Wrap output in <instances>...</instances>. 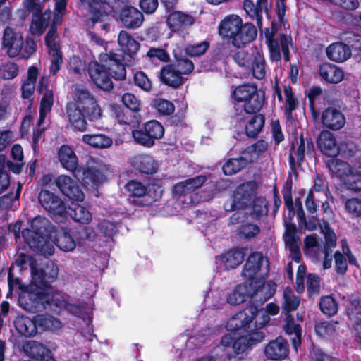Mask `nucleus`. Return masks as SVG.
<instances>
[{
  "instance_id": "f257e3e1",
  "label": "nucleus",
  "mask_w": 361,
  "mask_h": 361,
  "mask_svg": "<svg viewBox=\"0 0 361 361\" xmlns=\"http://www.w3.org/2000/svg\"><path fill=\"white\" fill-rule=\"evenodd\" d=\"M274 293L275 290L271 288L269 283H264L252 293L250 305L237 312L228 320L226 330L239 336L235 337L231 334L222 336L217 349L223 351L220 357L224 361H231L233 357L264 340L266 335L262 329L269 322V315L274 316L279 313V307L270 302L264 310L262 305Z\"/></svg>"
},
{
  "instance_id": "f03ea898",
  "label": "nucleus",
  "mask_w": 361,
  "mask_h": 361,
  "mask_svg": "<svg viewBox=\"0 0 361 361\" xmlns=\"http://www.w3.org/2000/svg\"><path fill=\"white\" fill-rule=\"evenodd\" d=\"M14 264H12L8 271V298L16 288L20 290L18 302L24 310L39 314L50 312L59 314L62 310L73 312L80 310V305L69 302L67 295L58 290H52L51 283L56 281L59 269L51 263L45 268L31 267L32 280L30 287L24 285L19 277L14 276Z\"/></svg>"
},
{
  "instance_id": "7ed1b4c3",
  "label": "nucleus",
  "mask_w": 361,
  "mask_h": 361,
  "mask_svg": "<svg viewBox=\"0 0 361 361\" xmlns=\"http://www.w3.org/2000/svg\"><path fill=\"white\" fill-rule=\"evenodd\" d=\"M99 63L91 61L88 64V73L94 85L104 91L109 92L114 87L111 78L123 80L126 76V66L123 63V56L110 51L109 54H101Z\"/></svg>"
},
{
  "instance_id": "20e7f679",
  "label": "nucleus",
  "mask_w": 361,
  "mask_h": 361,
  "mask_svg": "<svg viewBox=\"0 0 361 361\" xmlns=\"http://www.w3.org/2000/svg\"><path fill=\"white\" fill-rule=\"evenodd\" d=\"M71 124L80 132L87 130V121L95 122L101 118L102 110L94 96L87 89L77 91L75 102L66 105Z\"/></svg>"
},
{
  "instance_id": "39448f33",
  "label": "nucleus",
  "mask_w": 361,
  "mask_h": 361,
  "mask_svg": "<svg viewBox=\"0 0 361 361\" xmlns=\"http://www.w3.org/2000/svg\"><path fill=\"white\" fill-rule=\"evenodd\" d=\"M235 100L232 109L233 118L242 121L248 118L249 113H257L265 102V92L256 85L243 84L233 91Z\"/></svg>"
},
{
  "instance_id": "423d86ee",
  "label": "nucleus",
  "mask_w": 361,
  "mask_h": 361,
  "mask_svg": "<svg viewBox=\"0 0 361 361\" xmlns=\"http://www.w3.org/2000/svg\"><path fill=\"white\" fill-rule=\"evenodd\" d=\"M124 188L128 192L130 204L137 207L152 206L161 198L163 193L161 185L152 183L146 186L137 180H128Z\"/></svg>"
},
{
  "instance_id": "0eeeda50",
  "label": "nucleus",
  "mask_w": 361,
  "mask_h": 361,
  "mask_svg": "<svg viewBox=\"0 0 361 361\" xmlns=\"http://www.w3.org/2000/svg\"><path fill=\"white\" fill-rule=\"evenodd\" d=\"M107 16H111L123 27L131 30L140 27L144 20L142 12L133 6L128 0H113Z\"/></svg>"
},
{
  "instance_id": "6e6552de",
  "label": "nucleus",
  "mask_w": 361,
  "mask_h": 361,
  "mask_svg": "<svg viewBox=\"0 0 361 361\" xmlns=\"http://www.w3.org/2000/svg\"><path fill=\"white\" fill-rule=\"evenodd\" d=\"M48 220L40 216L33 219L30 228L22 231L25 243L33 250L42 252L48 239Z\"/></svg>"
},
{
  "instance_id": "1a4fd4ad",
  "label": "nucleus",
  "mask_w": 361,
  "mask_h": 361,
  "mask_svg": "<svg viewBox=\"0 0 361 361\" xmlns=\"http://www.w3.org/2000/svg\"><path fill=\"white\" fill-rule=\"evenodd\" d=\"M164 135L163 125L157 120H150L138 128L132 130V137L135 142L146 148L152 147L157 140H161Z\"/></svg>"
},
{
  "instance_id": "9d476101",
  "label": "nucleus",
  "mask_w": 361,
  "mask_h": 361,
  "mask_svg": "<svg viewBox=\"0 0 361 361\" xmlns=\"http://www.w3.org/2000/svg\"><path fill=\"white\" fill-rule=\"evenodd\" d=\"M257 185L250 180L238 185L233 192V198L231 210H240L247 208L251 204L256 193Z\"/></svg>"
},
{
  "instance_id": "9b49d317",
  "label": "nucleus",
  "mask_w": 361,
  "mask_h": 361,
  "mask_svg": "<svg viewBox=\"0 0 361 361\" xmlns=\"http://www.w3.org/2000/svg\"><path fill=\"white\" fill-rule=\"evenodd\" d=\"M55 183L61 192L71 202H82L84 192L78 182L68 176L61 175L55 180Z\"/></svg>"
},
{
  "instance_id": "f8f14e48",
  "label": "nucleus",
  "mask_w": 361,
  "mask_h": 361,
  "mask_svg": "<svg viewBox=\"0 0 361 361\" xmlns=\"http://www.w3.org/2000/svg\"><path fill=\"white\" fill-rule=\"evenodd\" d=\"M38 200L41 206L49 213L59 216H66V204L56 194L42 189L38 195Z\"/></svg>"
},
{
  "instance_id": "ddd939ff",
  "label": "nucleus",
  "mask_w": 361,
  "mask_h": 361,
  "mask_svg": "<svg viewBox=\"0 0 361 361\" xmlns=\"http://www.w3.org/2000/svg\"><path fill=\"white\" fill-rule=\"evenodd\" d=\"M23 44V37L20 32H15L9 27L4 29L2 46L6 50V54L10 58H14L19 55Z\"/></svg>"
},
{
  "instance_id": "4468645a",
  "label": "nucleus",
  "mask_w": 361,
  "mask_h": 361,
  "mask_svg": "<svg viewBox=\"0 0 361 361\" xmlns=\"http://www.w3.org/2000/svg\"><path fill=\"white\" fill-rule=\"evenodd\" d=\"M245 13L252 20H255L257 27L262 28V12L264 11L268 19L271 18L270 9L268 8V0H257L255 4L252 0H244L243 2Z\"/></svg>"
},
{
  "instance_id": "2eb2a0df",
  "label": "nucleus",
  "mask_w": 361,
  "mask_h": 361,
  "mask_svg": "<svg viewBox=\"0 0 361 361\" xmlns=\"http://www.w3.org/2000/svg\"><path fill=\"white\" fill-rule=\"evenodd\" d=\"M264 353L267 359L280 361L286 358L289 354V345L281 336L270 341L264 347Z\"/></svg>"
},
{
  "instance_id": "dca6fc26",
  "label": "nucleus",
  "mask_w": 361,
  "mask_h": 361,
  "mask_svg": "<svg viewBox=\"0 0 361 361\" xmlns=\"http://www.w3.org/2000/svg\"><path fill=\"white\" fill-rule=\"evenodd\" d=\"M242 21V18L236 14H229L225 16L218 25L219 35L223 39L230 40L232 42Z\"/></svg>"
},
{
  "instance_id": "f3484780",
  "label": "nucleus",
  "mask_w": 361,
  "mask_h": 361,
  "mask_svg": "<svg viewBox=\"0 0 361 361\" xmlns=\"http://www.w3.org/2000/svg\"><path fill=\"white\" fill-rule=\"evenodd\" d=\"M130 164L140 173L154 175L159 169V164L152 156L145 154H137L132 157Z\"/></svg>"
},
{
  "instance_id": "a211bd4d",
  "label": "nucleus",
  "mask_w": 361,
  "mask_h": 361,
  "mask_svg": "<svg viewBox=\"0 0 361 361\" xmlns=\"http://www.w3.org/2000/svg\"><path fill=\"white\" fill-rule=\"evenodd\" d=\"M264 261H266L267 267H269V261L264 259L261 252H252L244 264L242 270L243 276L252 282L257 273L261 270Z\"/></svg>"
},
{
  "instance_id": "6ab92c4d",
  "label": "nucleus",
  "mask_w": 361,
  "mask_h": 361,
  "mask_svg": "<svg viewBox=\"0 0 361 361\" xmlns=\"http://www.w3.org/2000/svg\"><path fill=\"white\" fill-rule=\"evenodd\" d=\"M281 25V24L279 25L273 20L271 22L270 27H266L264 30V37L269 51V59L272 61H279L281 59L280 45L275 38Z\"/></svg>"
},
{
  "instance_id": "aec40b11",
  "label": "nucleus",
  "mask_w": 361,
  "mask_h": 361,
  "mask_svg": "<svg viewBox=\"0 0 361 361\" xmlns=\"http://www.w3.org/2000/svg\"><path fill=\"white\" fill-rule=\"evenodd\" d=\"M257 35V30L252 23H241L238 30L231 42L232 45L238 49L245 47L253 42Z\"/></svg>"
},
{
  "instance_id": "412c9836",
  "label": "nucleus",
  "mask_w": 361,
  "mask_h": 361,
  "mask_svg": "<svg viewBox=\"0 0 361 361\" xmlns=\"http://www.w3.org/2000/svg\"><path fill=\"white\" fill-rule=\"evenodd\" d=\"M321 120L324 127L332 130H340L345 123L344 115L335 107L325 109L321 115Z\"/></svg>"
},
{
  "instance_id": "4be33fe9",
  "label": "nucleus",
  "mask_w": 361,
  "mask_h": 361,
  "mask_svg": "<svg viewBox=\"0 0 361 361\" xmlns=\"http://www.w3.org/2000/svg\"><path fill=\"white\" fill-rule=\"evenodd\" d=\"M207 178L204 175H199L194 178L186 179L176 183L173 188V193L178 197L185 196L195 190L200 188L207 181Z\"/></svg>"
},
{
  "instance_id": "5701e85b",
  "label": "nucleus",
  "mask_w": 361,
  "mask_h": 361,
  "mask_svg": "<svg viewBox=\"0 0 361 361\" xmlns=\"http://www.w3.org/2000/svg\"><path fill=\"white\" fill-rule=\"evenodd\" d=\"M195 20V18L190 14L180 11H173L169 13L166 23L170 30L175 32L192 25Z\"/></svg>"
},
{
  "instance_id": "b1692460",
  "label": "nucleus",
  "mask_w": 361,
  "mask_h": 361,
  "mask_svg": "<svg viewBox=\"0 0 361 361\" xmlns=\"http://www.w3.org/2000/svg\"><path fill=\"white\" fill-rule=\"evenodd\" d=\"M317 144L322 153L324 155L334 157L339 154V146L336 140L331 132L322 130L317 137Z\"/></svg>"
},
{
  "instance_id": "393cba45",
  "label": "nucleus",
  "mask_w": 361,
  "mask_h": 361,
  "mask_svg": "<svg viewBox=\"0 0 361 361\" xmlns=\"http://www.w3.org/2000/svg\"><path fill=\"white\" fill-rule=\"evenodd\" d=\"M159 80L173 89L179 88L185 82L184 78L169 63L164 66L159 73Z\"/></svg>"
},
{
  "instance_id": "a878e982",
  "label": "nucleus",
  "mask_w": 361,
  "mask_h": 361,
  "mask_svg": "<svg viewBox=\"0 0 361 361\" xmlns=\"http://www.w3.org/2000/svg\"><path fill=\"white\" fill-rule=\"evenodd\" d=\"M82 4H87L90 14V20L93 25L102 22L104 17L107 16L108 11L104 10L105 6L110 9L109 0H79Z\"/></svg>"
},
{
  "instance_id": "bb28decb",
  "label": "nucleus",
  "mask_w": 361,
  "mask_h": 361,
  "mask_svg": "<svg viewBox=\"0 0 361 361\" xmlns=\"http://www.w3.org/2000/svg\"><path fill=\"white\" fill-rule=\"evenodd\" d=\"M58 158L61 166L66 170L73 173L77 171H80L78 157L69 145L64 144L60 147L58 151Z\"/></svg>"
},
{
  "instance_id": "cd10ccee",
  "label": "nucleus",
  "mask_w": 361,
  "mask_h": 361,
  "mask_svg": "<svg viewBox=\"0 0 361 361\" xmlns=\"http://www.w3.org/2000/svg\"><path fill=\"white\" fill-rule=\"evenodd\" d=\"M78 202H71V204L66 207V216L71 217L74 221L82 224H87L92 220V214L85 207L79 204Z\"/></svg>"
},
{
  "instance_id": "c85d7f7f",
  "label": "nucleus",
  "mask_w": 361,
  "mask_h": 361,
  "mask_svg": "<svg viewBox=\"0 0 361 361\" xmlns=\"http://www.w3.org/2000/svg\"><path fill=\"white\" fill-rule=\"evenodd\" d=\"M247 116L248 118L244 120H247L245 126V135L247 137L254 139L262 131L265 123V116L259 112L249 113Z\"/></svg>"
},
{
  "instance_id": "c756f323",
  "label": "nucleus",
  "mask_w": 361,
  "mask_h": 361,
  "mask_svg": "<svg viewBox=\"0 0 361 361\" xmlns=\"http://www.w3.org/2000/svg\"><path fill=\"white\" fill-rule=\"evenodd\" d=\"M118 43L121 54L132 57L140 49V43L127 31L121 30L118 36Z\"/></svg>"
},
{
  "instance_id": "7c9ffc66",
  "label": "nucleus",
  "mask_w": 361,
  "mask_h": 361,
  "mask_svg": "<svg viewBox=\"0 0 361 361\" xmlns=\"http://www.w3.org/2000/svg\"><path fill=\"white\" fill-rule=\"evenodd\" d=\"M121 102L126 109L134 114L131 123L140 125L142 121V117L139 114L142 110L141 101L134 94L126 92L121 97Z\"/></svg>"
},
{
  "instance_id": "2f4dec72",
  "label": "nucleus",
  "mask_w": 361,
  "mask_h": 361,
  "mask_svg": "<svg viewBox=\"0 0 361 361\" xmlns=\"http://www.w3.org/2000/svg\"><path fill=\"white\" fill-rule=\"evenodd\" d=\"M319 73L323 80L333 84L340 82L344 77L343 70L330 63H322L319 66Z\"/></svg>"
},
{
  "instance_id": "473e14b6",
  "label": "nucleus",
  "mask_w": 361,
  "mask_h": 361,
  "mask_svg": "<svg viewBox=\"0 0 361 361\" xmlns=\"http://www.w3.org/2000/svg\"><path fill=\"white\" fill-rule=\"evenodd\" d=\"M286 324L283 329L286 334L293 336L290 337L293 347L295 350L300 345L302 338V328L299 324L295 323V319L290 314H286Z\"/></svg>"
},
{
  "instance_id": "72a5a7b5",
  "label": "nucleus",
  "mask_w": 361,
  "mask_h": 361,
  "mask_svg": "<svg viewBox=\"0 0 361 361\" xmlns=\"http://www.w3.org/2000/svg\"><path fill=\"white\" fill-rule=\"evenodd\" d=\"M54 242L61 250L68 252L75 247V242L66 228H59L55 231Z\"/></svg>"
},
{
  "instance_id": "f704fd0d",
  "label": "nucleus",
  "mask_w": 361,
  "mask_h": 361,
  "mask_svg": "<svg viewBox=\"0 0 361 361\" xmlns=\"http://www.w3.org/2000/svg\"><path fill=\"white\" fill-rule=\"evenodd\" d=\"M326 55L332 61L343 62L351 56V49L343 42L332 43L326 48Z\"/></svg>"
},
{
  "instance_id": "c9c22d12",
  "label": "nucleus",
  "mask_w": 361,
  "mask_h": 361,
  "mask_svg": "<svg viewBox=\"0 0 361 361\" xmlns=\"http://www.w3.org/2000/svg\"><path fill=\"white\" fill-rule=\"evenodd\" d=\"M252 295V293H250L249 287L247 285L238 284L235 287L232 292L228 295L226 300L228 303L232 305H238L249 300L245 306L247 307L250 305Z\"/></svg>"
},
{
  "instance_id": "e433bc0d",
  "label": "nucleus",
  "mask_w": 361,
  "mask_h": 361,
  "mask_svg": "<svg viewBox=\"0 0 361 361\" xmlns=\"http://www.w3.org/2000/svg\"><path fill=\"white\" fill-rule=\"evenodd\" d=\"M82 182L83 185L97 186L104 183L106 176L100 169L93 166L82 168Z\"/></svg>"
},
{
  "instance_id": "4c0bfd02",
  "label": "nucleus",
  "mask_w": 361,
  "mask_h": 361,
  "mask_svg": "<svg viewBox=\"0 0 361 361\" xmlns=\"http://www.w3.org/2000/svg\"><path fill=\"white\" fill-rule=\"evenodd\" d=\"M268 143L264 140H259L254 144L247 147L241 152L248 163L257 162L259 158L267 151Z\"/></svg>"
},
{
  "instance_id": "58836bf2",
  "label": "nucleus",
  "mask_w": 361,
  "mask_h": 361,
  "mask_svg": "<svg viewBox=\"0 0 361 361\" xmlns=\"http://www.w3.org/2000/svg\"><path fill=\"white\" fill-rule=\"evenodd\" d=\"M245 253L242 249L232 248L221 254V259L226 269H234L244 260Z\"/></svg>"
},
{
  "instance_id": "ea45409f",
  "label": "nucleus",
  "mask_w": 361,
  "mask_h": 361,
  "mask_svg": "<svg viewBox=\"0 0 361 361\" xmlns=\"http://www.w3.org/2000/svg\"><path fill=\"white\" fill-rule=\"evenodd\" d=\"M82 141L91 147L99 149L109 148L113 144L111 137L102 133L84 134L82 136Z\"/></svg>"
},
{
  "instance_id": "a19ab883",
  "label": "nucleus",
  "mask_w": 361,
  "mask_h": 361,
  "mask_svg": "<svg viewBox=\"0 0 361 361\" xmlns=\"http://www.w3.org/2000/svg\"><path fill=\"white\" fill-rule=\"evenodd\" d=\"M250 67L254 78L257 80H262L265 78L267 73L266 61L262 52L257 50L252 53Z\"/></svg>"
},
{
  "instance_id": "79ce46f5",
  "label": "nucleus",
  "mask_w": 361,
  "mask_h": 361,
  "mask_svg": "<svg viewBox=\"0 0 361 361\" xmlns=\"http://www.w3.org/2000/svg\"><path fill=\"white\" fill-rule=\"evenodd\" d=\"M247 164V159L241 154L239 157L228 159L223 165L222 171L226 176H232L240 172Z\"/></svg>"
},
{
  "instance_id": "37998d69",
  "label": "nucleus",
  "mask_w": 361,
  "mask_h": 361,
  "mask_svg": "<svg viewBox=\"0 0 361 361\" xmlns=\"http://www.w3.org/2000/svg\"><path fill=\"white\" fill-rule=\"evenodd\" d=\"M283 302L282 310L285 314H290L297 310L300 303V297L295 295L290 287H286L283 293Z\"/></svg>"
},
{
  "instance_id": "c03bdc74",
  "label": "nucleus",
  "mask_w": 361,
  "mask_h": 361,
  "mask_svg": "<svg viewBox=\"0 0 361 361\" xmlns=\"http://www.w3.org/2000/svg\"><path fill=\"white\" fill-rule=\"evenodd\" d=\"M319 306L322 312L329 317L334 316L338 310V303L333 295L322 296Z\"/></svg>"
},
{
  "instance_id": "a18cd8bd",
  "label": "nucleus",
  "mask_w": 361,
  "mask_h": 361,
  "mask_svg": "<svg viewBox=\"0 0 361 361\" xmlns=\"http://www.w3.org/2000/svg\"><path fill=\"white\" fill-rule=\"evenodd\" d=\"M260 231L261 229L258 225L243 221L236 230V233L240 239L248 240L255 238Z\"/></svg>"
},
{
  "instance_id": "49530a36",
  "label": "nucleus",
  "mask_w": 361,
  "mask_h": 361,
  "mask_svg": "<svg viewBox=\"0 0 361 361\" xmlns=\"http://www.w3.org/2000/svg\"><path fill=\"white\" fill-rule=\"evenodd\" d=\"M289 152L294 153L297 164L300 166L305 160V139L302 133H300L299 137H295L292 140Z\"/></svg>"
},
{
  "instance_id": "de8ad7c7",
  "label": "nucleus",
  "mask_w": 361,
  "mask_h": 361,
  "mask_svg": "<svg viewBox=\"0 0 361 361\" xmlns=\"http://www.w3.org/2000/svg\"><path fill=\"white\" fill-rule=\"evenodd\" d=\"M16 328L20 334L25 337H32L37 332L34 321L27 317L18 319L16 322Z\"/></svg>"
},
{
  "instance_id": "09e8293b",
  "label": "nucleus",
  "mask_w": 361,
  "mask_h": 361,
  "mask_svg": "<svg viewBox=\"0 0 361 361\" xmlns=\"http://www.w3.org/2000/svg\"><path fill=\"white\" fill-rule=\"evenodd\" d=\"M320 290V276L314 273H309L307 276V291L309 299L314 300L319 296Z\"/></svg>"
},
{
  "instance_id": "8fccbe9b",
  "label": "nucleus",
  "mask_w": 361,
  "mask_h": 361,
  "mask_svg": "<svg viewBox=\"0 0 361 361\" xmlns=\"http://www.w3.org/2000/svg\"><path fill=\"white\" fill-rule=\"evenodd\" d=\"M209 47L210 42L207 40L189 43L185 47V53L190 57H200L204 55Z\"/></svg>"
},
{
  "instance_id": "3c124183",
  "label": "nucleus",
  "mask_w": 361,
  "mask_h": 361,
  "mask_svg": "<svg viewBox=\"0 0 361 361\" xmlns=\"http://www.w3.org/2000/svg\"><path fill=\"white\" fill-rule=\"evenodd\" d=\"M320 228L325 239L324 250H331L336 245L337 236L329 222L324 219L322 220V224H320Z\"/></svg>"
},
{
  "instance_id": "603ef678",
  "label": "nucleus",
  "mask_w": 361,
  "mask_h": 361,
  "mask_svg": "<svg viewBox=\"0 0 361 361\" xmlns=\"http://www.w3.org/2000/svg\"><path fill=\"white\" fill-rule=\"evenodd\" d=\"M58 18L59 16L55 14L51 26L44 37V43L47 47L48 51L53 50L54 48H60L59 44L56 42V39L58 37L56 27V21Z\"/></svg>"
},
{
  "instance_id": "864d4df0",
  "label": "nucleus",
  "mask_w": 361,
  "mask_h": 361,
  "mask_svg": "<svg viewBox=\"0 0 361 361\" xmlns=\"http://www.w3.org/2000/svg\"><path fill=\"white\" fill-rule=\"evenodd\" d=\"M173 65V67L180 74L188 75L192 73L194 70V64L192 61L185 56L178 57L175 54V61L169 63Z\"/></svg>"
},
{
  "instance_id": "5fc2aeb1",
  "label": "nucleus",
  "mask_w": 361,
  "mask_h": 361,
  "mask_svg": "<svg viewBox=\"0 0 361 361\" xmlns=\"http://www.w3.org/2000/svg\"><path fill=\"white\" fill-rule=\"evenodd\" d=\"M252 214L259 219L263 216L267 215L269 202L264 197H256L251 202Z\"/></svg>"
},
{
  "instance_id": "6e6d98bb",
  "label": "nucleus",
  "mask_w": 361,
  "mask_h": 361,
  "mask_svg": "<svg viewBox=\"0 0 361 361\" xmlns=\"http://www.w3.org/2000/svg\"><path fill=\"white\" fill-rule=\"evenodd\" d=\"M146 58L152 63L169 62L170 56L169 53L162 48L151 47L146 54Z\"/></svg>"
},
{
  "instance_id": "4d7b16f0",
  "label": "nucleus",
  "mask_w": 361,
  "mask_h": 361,
  "mask_svg": "<svg viewBox=\"0 0 361 361\" xmlns=\"http://www.w3.org/2000/svg\"><path fill=\"white\" fill-rule=\"evenodd\" d=\"M19 71L17 63L11 61H6L0 64V78L8 80L15 78Z\"/></svg>"
},
{
  "instance_id": "13d9d810",
  "label": "nucleus",
  "mask_w": 361,
  "mask_h": 361,
  "mask_svg": "<svg viewBox=\"0 0 361 361\" xmlns=\"http://www.w3.org/2000/svg\"><path fill=\"white\" fill-rule=\"evenodd\" d=\"M48 53L51 56L49 73L53 76H55L57 75L63 64V54L61 51V48H54L53 50L48 51Z\"/></svg>"
},
{
  "instance_id": "bf43d9fd",
  "label": "nucleus",
  "mask_w": 361,
  "mask_h": 361,
  "mask_svg": "<svg viewBox=\"0 0 361 361\" xmlns=\"http://www.w3.org/2000/svg\"><path fill=\"white\" fill-rule=\"evenodd\" d=\"M284 204L288 210H295L294 202L292 197L293 179L290 175L288 176L283 185L281 190Z\"/></svg>"
},
{
  "instance_id": "052dcab7",
  "label": "nucleus",
  "mask_w": 361,
  "mask_h": 361,
  "mask_svg": "<svg viewBox=\"0 0 361 361\" xmlns=\"http://www.w3.org/2000/svg\"><path fill=\"white\" fill-rule=\"evenodd\" d=\"M345 312L350 319H361V300L358 297L351 296L346 305Z\"/></svg>"
},
{
  "instance_id": "680f3d73",
  "label": "nucleus",
  "mask_w": 361,
  "mask_h": 361,
  "mask_svg": "<svg viewBox=\"0 0 361 361\" xmlns=\"http://www.w3.org/2000/svg\"><path fill=\"white\" fill-rule=\"evenodd\" d=\"M153 106L162 116H170L175 111L173 103L163 98L154 99L153 100Z\"/></svg>"
},
{
  "instance_id": "e2e57ef3",
  "label": "nucleus",
  "mask_w": 361,
  "mask_h": 361,
  "mask_svg": "<svg viewBox=\"0 0 361 361\" xmlns=\"http://www.w3.org/2000/svg\"><path fill=\"white\" fill-rule=\"evenodd\" d=\"M283 91L286 97L285 115L288 118H292V112L297 107V102L293 93L292 87L290 85H285Z\"/></svg>"
},
{
  "instance_id": "0e129e2a",
  "label": "nucleus",
  "mask_w": 361,
  "mask_h": 361,
  "mask_svg": "<svg viewBox=\"0 0 361 361\" xmlns=\"http://www.w3.org/2000/svg\"><path fill=\"white\" fill-rule=\"evenodd\" d=\"M133 83L146 92H149L152 90V81L144 71H137L134 73Z\"/></svg>"
},
{
  "instance_id": "69168bd1",
  "label": "nucleus",
  "mask_w": 361,
  "mask_h": 361,
  "mask_svg": "<svg viewBox=\"0 0 361 361\" xmlns=\"http://www.w3.org/2000/svg\"><path fill=\"white\" fill-rule=\"evenodd\" d=\"M43 88L45 89V92L43 94L42 98L40 101L39 110L50 111L54 104V94L51 90H47V85H43L40 82V86L39 87V92H42Z\"/></svg>"
},
{
  "instance_id": "338daca9",
  "label": "nucleus",
  "mask_w": 361,
  "mask_h": 361,
  "mask_svg": "<svg viewBox=\"0 0 361 361\" xmlns=\"http://www.w3.org/2000/svg\"><path fill=\"white\" fill-rule=\"evenodd\" d=\"M341 39L349 48L361 51V35L353 32H345L343 33Z\"/></svg>"
},
{
  "instance_id": "774afa93",
  "label": "nucleus",
  "mask_w": 361,
  "mask_h": 361,
  "mask_svg": "<svg viewBox=\"0 0 361 361\" xmlns=\"http://www.w3.org/2000/svg\"><path fill=\"white\" fill-rule=\"evenodd\" d=\"M346 185L348 188L351 190H361V163H359L358 166H356L355 172L348 177Z\"/></svg>"
}]
</instances>
